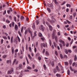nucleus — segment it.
I'll return each mask as SVG.
<instances>
[{
	"instance_id": "f257e3e1",
	"label": "nucleus",
	"mask_w": 77,
	"mask_h": 77,
	"mask_svg": "<svg viewBox=\"0 0 77 77\" xmlns=\"http://www.w3.org/2000/svg\"><path fill=\"white\" fill-rule=\"evenodd\" d=\"M45 45L46 47H47V43L45 42V43H43L42 44H41V47H45Z\"/></svg>"
},
{
	"instance_id": "f03ea898",
	"label": "nucleus",
	"mask_w": 77,
	"mask_h": 77,
	"mask_svg": "<svg viewBox=\"0 0 77 77\" xmlns=\"http://www.w3.org/2000/svg\"><path fill=\"white\" fill-rule=\"evenodd\" d=\"M59 42L61 43H62L63 45V47H65V43L64 41H62V39H60L59 40Z\"/></svg>"
},
{
	"instance_id": "7ed1b4c3",
	"label": "nucleus",
	"mask_w": 77,
	"mask_h": 77,
	"mask_svg": "<svg viewBox=\"0 0 77 77\" xmlns=\"http://www.w3.org/2000/svg\"><path fill=\"white\" fill-rule=\"evenodd\" d=\"M13 71H14V69H13V68H11V70L8 71V74H11Z\"/></svg>"
},
{
	"instance_id": "20e7f679",
	"label": "nucleus",
	"mask_w": 77,
	"mask_h": 77,
	"mask_svg": "<svg viewBox=\"0 0 77 77\" xmlns=\"http://www.w3.org/2000/svg\"><path fill=\"white\" fill-rule=\"evenodd\" d=\"M49 28V30H50V31H52L53 30V27H52V26H51V25H49V26H48Z\"/></svg>"
},
{
	"instance_id": "39448f33",
	"label": "nucleus",
	"mask_w": 77,
	"mask_h": 77,
	"mask_svg": "<svg viewBox=\"0 0 77 77\" xmlns=\"http://www.w3.org/2000/svg\"><path fill=\"white\" fill-rule=\"evenodd\" d=\"M19 69H22V68H23V66L22 65V64H19Z\"/></svg>"
},
{
	"instance_id": "423d86ee",
	"label": "nucleus",
	"mask_w": 77,
	"mask_h": 77,
	"mask_svg": "<svg viewBox=\"0 0 77 77\" xmlns=\"http://www.w3.org/2000/svg\"><path fill=\"white\" fill-rule=\"evenodd\" d=\"M55 19H52V20L51 21V24H53L54 23V20Z\"/></svg>"
},
{
	"instance_id": "0eeeda50",
	"label": "nucleus",
	"mask_w": 77,
	"mask_h": 77,
	"mask_svg": "<svg viewBox=\"0 0 77 77\" xmlns=\"http://www.w3.org/2000/svg\"><path fill=\"white\" fill-rule=\"evenodd\" d=\"M11 50L12 54H14V47H12L11 48Z\"/></svg>"
},
{
	"instance_id": "6e6552de",
	"label": "nucleus",
	"mask_w": 77,
	"mask_h": 77,
	"mask_svg": "<svg viewBox=\"0 0 77 77\" xmlns=\"http://www.w3.org/2000/svg\"><path fill=\"white\" fill-rule=\"evenodd\" d=\"M14 29L15 30H18V26L17 25H15L14 26Z\"/></svg>"
},
{
	"instance_id": "1a4fd4ad",
	"label": "nucleus",
	"mask_w": 77,
	"mask_h": 77,
	"mask_svg": "<svg viewBox=\"0 0 77 77\" xmlns=\"http://www.w3.org/2000/svg\"><path fill=\"white\" fill-rule=\"evenodd\" d=\"M48 7H51V6H53V4H48Z\"/></svg>"
},
{
	"instance_id": "9d476101",
	"label": "nucleus",
	"mask_w": 77,
	"mask_h": 77,
	"mask_svg": "<svg viewBox=\"0 0 77 77\" xmlns=\"http://www.w3.org/2000/svg\"><path fill=\"white\" fill-rule=\"evenodd\" d=\"M45 54L47 56H49V53L47 51H46L45 52Z\"/></svg>"
},
{
	"instance_id": "9b49d317",
	"label": "nucleus",
	"mask_w": 77,
	"mask_h": 77,
	"mask_svg": "<svg viewBox=\"0 0 77 77\" xmlns=\"http://www.w3.org/2000/svg\"><path fill=\"white\" fill-rule=\"evenodd\" d=\"M7 63H11V60H9L7 61Z\"/></svg>"
},
{
	"instance_id": "f8f14e48",
	"label": "nucleus",
	"mask_w": 77,
	"mask_h": 77,
	"mask_svg": "<svg viewBox=\"0 0 77 77\" xmlns=\"http://www.w3.org/2000/svg\"><path fill=\"white\" fill-rule=\"evenodd\" d=\"M77 60V56H76V55H75L74 56V60L75 61H76Z\"/></svg>"
},
{
	"instance_id": "ddd939ff",
	"label": "nucleus",
	"mask_w": 77,
	"mask_h": 77,
	"mask_svg": "<svg viewBox=\"0 0 77 77\" xmlns=\"http://www.w3.org/2000/svg\"><path fill=\"white\" fill-rule=\"evenodd\" d=\"M54 3L56 5H58V2H57V0H54Z\"/></svg>"
},
{
	"instance_id": "4468645a",
	"label": "nucleus",
	"mask_w": 77,
	"mask_h": 77,
	"mask_svg": "<svg viewBox=\"0 0 77 77\" xmlns=\"http://www.w3.org/2000/svg\"><path fill=\"white\" fill-rule=\"evenodd\" d=\"M38 36L40 37H42V34L41 33H39Z\"/></svg>"
},
{
	"instance_id": "2eb2a0df",
	"label": "nucleus",
	"mask_w": 77,
	"mask_h": 77,
	"mask_svg": "<svg viewBox=\"0 0 77 77\" xmlns=\"http://www.w3.org/2000/svg\"><path fill=\"white\" fill-rule=\"evenodd\" d=\"M56 76H57V77H61V75L59 74H57L56 75Z\"/></svg>"
},
{
	"instance_id": "dca6fc26",
	"label": "nucleus",
	"mask_w": 77,
	"mask_h": 77,
	"mask_svg": "<svg viewBox=\"0 0 77 77\" xmlns=\"http://www.w3.org/2000/svg\"><path fill=\"white\" fill-rule=\"evenodd\" d=\"M11 43H12L13 42V36H12L11 39Z\"/></svg>"
},
{
	"instance_id": "f3484780",
	"label": "nucleus",
	"mask_w": 77,
	"mask_h": 77,
	"mask_svg": "<svg viewBox=\"0 0 77 77\" xmlns=\"http://www.w3.org/2000/svg\"><path fill=\"white\" fill-rule=\"evenodd\" d=\"M67 74L68 75H69L70 74V71H69V70H68L67 71Z\"/></svg>"
},
{
	"instance_id": "a211bd4d",
	"label": "nucleus",
	"mask_w": 77,
	"mask_h": 77,
	"mask_svg": "<svg viewBox=\"0 0 77 77\" xmlns=\"http://www.w3.org/2000/svg\"><path fill=\"white\" fill-rule=\"evenodd\" d=\"M24 17L23 16H21L20 17V20H24Z\"/></svg>"
},
{
	"instance_id": "6ab92c4d",
	"label": "nucleus",
	"mask_w": 77,
	"mask_h": 77,
	"mask_svg": "<svg viewBox=\"0 0 77 77\" xmlns=\"http://www.w3.org/2000/svg\"><path fill=\"white\" fill-rule=\"evenodd\" d=\"M29 51L30 52H31L32 51V48H31V47H29Z\"/></svg>"
},
{
	"instance_id": "aec40b11",
	"label": "nucleus",
	"mask_w": 77,
	"mask_h": 77,
	"mask_svg": "<svg viewBox=\"0 0 77 77\" xmlns=\"http://www.w3.org/2000/svg\"><path fill=\"white\" fill-rule=\"evenodd\" d=\"M14 20L15 22H17V17H16L14 16Z\"/></svg>"
},
{
	"instance_id": "412c9836",
	"label": "nucleus",
	"mask_w": 77,
	"mask_h": 77,
	"mask_svg": "<svg viewBox=\"0 0 77 77\" xmlns=\"http://www.w3.org/2000/svg\"><path fill=\"white\" fill-rule=\"evenodd\" d=\"M7 56V55H5L3 56L2 57L3 58V59H5V58H6V57Z\"/></svg>"
},
{
	"instance_id": "4be33fe9",
	"label": "nucleus",
	"mask_w": 77,
	"mask_h": 77,
	"mask_svg": "<svg viewBox=\"0 0 77 77\" xmlns=\"http://www.w3.org/2000/svg\"><path fill=\"white\" fill-rule=\"evenodd\" d=\"M69 64L70 65L72 64V60H70L69 61Z\"/></svg>"
},
{
	"instance_id": "5701e85b",
	"label": "nucleus",
	"mask_w": 77,
	"mask_h": 77,
	"mask_svg": "<svg viewBox=\"0 0 77 77\" xmlns=\"http://www.w3.org/2000/svg\"><path fill=\"white\" fill-rule=\"evenodd\" d=\"M2 37H3V38H4V39H7V37H6L5 36H3Z\"/></svg>"
},
{
	"instance_id": "b1692460",
	"label": "nucleus",
	"mask_w": 77,
	"mask_h": 77,
	"mask_svg": "<svg viewBox=\"0 0 77 77\" xmlns=\"http://www.w3.org/2000/svg\"><path fill=\"white\" fill-rule=\"evenodd\" d=\"M24 72H29V70L28 69H26L24 71Z\"/></svg>"
},
{
	"instance_id": "393cba45",
	"label": "nucleus",
	"mask_w": 77,
	"mask_h": 77,
	"mask_svg": "<svg viewBox=\"0 0 77 77\" xmlns=\"http://www.w3.org/2000/svg\"><path fill=\"white\" fill-rule=\"evenodd\" d=\"M59 66L60 67V68H61V70L63 71V69L62 68H63V67H62V66L61 65H59Z\"/></svg>"
},
{
	"instance_id": "a878e982",
	"label": "nucleus",
	"mask_w": 77,
	"mask_h": 77,
	"mask_svg": "<svg viewBox=\"0 0 77 77\" xmlns=\"http://www.w3.org/2000/svg\"><path fill=\"white\" fill-rule=\"evenodd\" d=\"M59 66L60 67V68H61V70L63 71V69L62 68H63V67H62V66L61 65H59Z\"/></svg>"
},
{
	"instance_id": "bb28decb",
	"label": "nucleus",
	"mask_w": 77,
	"mask_h": 77,
	"mask_svg": "<svg viewBox=\"0 0 77 77\" xmlns=\"http://www.w3.org/2000/svg\"><path fill=\"white\" fill-rule=\"evenodd\" d=\"M65 65H66V66H68V62H65Z\"/></svg>"
},
{
	"instance_id": "cd10ccee",
	"label": "nucleus",
	"mask_w": 77,
	"mask_h": 77,
	"mask_svg": "<svg viewBox=\"0 0 77 77\" xmlns=\"http://www.w3.org/2000/svg\"><path fill=\"white\" fill-rule=\"evenodd\" d=\"M28 56L29 57V58L31 60V59H32V57H31V56H30V54H28Z\"/></svg>"
},
{
	"instance_id": "c85d7f7f",
	"label": "nucleus",
	"mask_w": 77,
	"mask_h": 77,
	"mask_svg": "<svg viewBox=\"0 0 77 77\" xmlns=\"http://www.w3.org/2000/svg\"><path fill=\"white\" fill-rule=\"evenodd\" d=\"M55 54H56V56H58V53H57V51H55Z\"/></svg>"
},
{
	"instance_id": "c756f323",
	"label": "nucleus",
	"mask_w": 77,
	"mask_h": 77,
	"mask_svg": "<svg viewBox=\"0 0 77 77\" xmlns=\"http://www.w3.org/2000/svg\"><path fill=\"white\" fill-rule=\"evenodd\" d=\"M27 69H32V67L30 66H28L27 67Z\"/></svg>"
},
{
	"instance_id": "7c9ffc66",
	"label": "nucleus",
	"mask_w": 77,
	"mask_h": 77,
	"mask_svg": "<svg viewBox=\"0 0 77 77\" xmlns=\"http://www.w3.org/2000/svg\"><path fill=\"white\" fill-rule=\"evenodd\" d=\"M39 20L36 21V23L37 25H38V24H39Z\"/></svg>"
},
{
	"instance_id": "2f4dec72",
	"label": "nucleus",
	"mask_w": 77,
	"mask_h": 77,
	"mask_svg": "<svg viewBox=\"0 0 77 77\" xmlns=\"http://www.w3.org/2000/svg\"><path fill=\"white\" fill-rule=\"evenodd\" d=\"M68 52H69V53H71L72 52V51L70 49L68 50Z\"/></svg>"
},
{
	"instance_id": "473e14b6",
	"label": "nucleus",
	"mask_w": 77,
	"mask_h": 77,
	"mask_svg": "<svg viewBox=\"0 0 77 77\" xmlns=\"http://www.w3.org/2000/svg\"><path fill=\"white\" fill-rule=\"evenodd\" d=\"M41 28L42 29V31L44 30V29H43V26H42V25H41Z\"/></svg>"
},
{
	"instance_id": "72a5a7b5",
	"label": "nucleus",
	"mask_w": 77,
	"mask_h": 77,
	"mask_svg": "<svg viewBox=\"0 0 77 77\" xmlns=\"http://www.w3.org/2000/svg\"><path fill=\"white\" fill-rule=\"evenodd\" d=\"M27 30H26L25 32V35H27Z\"/></svg>"
},
{
	"instance_id": "f704fd0d",
	"label": "nucleus",
	"mask_w": 77,
	"mask_h": 77,
	"mask_svg": "<svg viewBox=\"0 0 77 77\" xmlns=\"http://www.w3.org/2000/svg\"><path fill=\"white\" fill-rule=\"evenodd\" d=\"M55 37V36L54 35H52V38L53 39H54Z\"/></svg>"
},
{
	"instance_id": "c9c22d12",
	"label": "nucleus",
	"mask_w": 77,
	"mask_h": 77,
	"mask_svg": "<svg viewBox=\"0 0 77 77\" xmlns=\"http://www.w3.org/2000/svg\"><path fill=\"white\" fill-rule=\"evenodd\" d=\"M66 22L68 23H69V24H70V23H71V22H69L68 20H66Z\"/></svg>"
},
{
	"instance_id": "e433bc0d",
	"label": "nucleus",
	"mask_w": 77,
	"mask_h": 77,
	"mask_svg": "<svg viewBox=\"0 0 77 77\" xmlns=\"http://www.w3.org/2000/svg\"><path fill=\"white\" fill-rule=\"evenodd\" d=\"M60 56L61 59H63V56H62V54H60Z\"/></svg>"
},
{
	"instance_id": "4c0bfd02",
	"label": "nucleus",
	"mask_w": 77,
	"mask_h": 77,
	"mask_svg": "<svg viewBox=\"0 0 77 77\" xmlns=\"http://www.w3.org/2000/svg\"><path fill=\"white\" fill-rule=\"evenodd\" d=\"M23 29H24V27H23L21 28V33H23Z\"/></svg>"
},
{
	"instance_id": "58836bf2",
	"label": "nucleus",
	"mask_w": 77,
	"mask_h": 77,
	"mask_svg": "<svg viewBox=\"0 0 77 77\" xmlns=\"http://www.w3.org/2000/svg\"><path fill=\"white\" fill-rule=\"evenodd\" d=\"M23 29H24V27H23L21 28V33H23Z\"/></svg>"
},
{
	"instance_id": "ea45409f",
	"label": "nucleus",
	"mask_w": 77,
	"mask_h": 77,
	"mask_svg": "<svg viewBox=\"0 0 77 77\" xmlns=\"http://www.w3.org/2000/svg\"><path fill=\"white\" fill-rule=\"evenodd\" d=\"M12 26L13 27H14V22H12Z\"/></svg>"
},
{
	"instance_id": "a19ab883",
	"label": "nucleus",
	"mask_w": 77,
	"mask_h": 77,
	"mask_svg": "<svg viewBox=\"0 0 77 77\" xmlns=\"http://www.w3.org/2000/svg\"><path fill=\"white\" fill-rule=\"evenodd\" d=\"M51 64L52 66H54V62L53 61H52L51 62Z\"/></svg>"
},
{
	"instance_id": "79ce46f5",
	"label": "nucleus",
	"mask_w": 77,
	"mask_h": 77,
	"mask_svg": "<svg viewBox=\"0 0 77 77\" xmlns=\"http://www.w3.org/2000/svg\"><path fill=\"white\" fill-rule=\"evenodd\" d=\"M41 39H42V41H44V40H45V38H41Z\"/></svg>"
},
{
	"instance_id": "37998d69",
	"label": "nucleus",
	"mask_w": 77,
	"mask_h": 77,
	"mask_svg": "<svg viewBox=\"0 0 77 77\" xmlns=\"http://www.w3.org/2000/svg\"><path fill=\"white\" fill-rule=\"evenodd\" d=\"M17 38H18V40L19 42H20V38H19V37H18V36H17Z\"/></svg>"
},
{
	"instance_id": "c03bdc74",
	"label": "nucleus",
	"mask_w": 77,
	"mask_h": 77,
	"mask_svg": "<svg viewBox=\"0 0 77 77\" xmlns=\"http://www.w3.org/2000/svg\"><path fill=\"white\" fill-rule=\"evenodd\" d=\"M34 71H35V72H38V69H35L34 70Z\"/></svg>"
},
{
	"instance_id": "a18cd8bd",
	"label": "nucleus",
	"mask_w": 77,
	"mask_h": 77,
	"mask_svg": "<svg viewBox=\"0 0 77 77\" xmlns=\"http://www.w3.org/2000/svg\"><path fill=\"white\" fill-rule=\"evenodd\" d=\"M32 27L33 29H35V25H33L32 26Z\"/></svg>"
},
{
	"instance_id": "49530a36",
	"label": "nucleus",
	"mask_w": 77,
	"mask_h": 77,
	"mask_svg": "<svg viewBox=\"0 0 77 77\" xmlns=\"http://www.w3.org/2000/svg\"><path fill=\"white\" fill-rule=\"evenodd\" d=\"M28 31L29 32L30 34H32V31H31L29 29H28Z\"/></svg>"
},
{
	"instance_id": "de8ad7c7",
	"label": "nucleus",
	"mask_w": 77,
	"mask_h": 77,
	"mask_svg": "<svg viewBox=\"0 0 77 77\" xmlns=\"http://www.w3.org/2000/svg\"><path fill=\"white\" fill-rule=\"evenodd\" d=\"M6 23H10V21H9V20H6Z\"/></svg>"
},
{
	"instance_id": "09e8293b",
	"label": "nucleus",
	"mask_w": 77,
	"mask_h": 77,
	"mask_svg": "<svg viewBox=\"0 0 77 77\" xmlns=\"http://www.w3.org/2000/svg\"><path fill=\"white\" fill-rule=\"evenodd\" d=\"M60 48H61V49H62V47H63L62 45V44H60Z\"/></svg>"
},
{
	"instance_id": "8fccbe9b",
	"label": "nucleus",
	"mask_w": 77,
	"mask_h": 77,
	"mask_svg": "<svg viewBox=\"0 0 77 77\" xmlns=\"http://www.w3.org/2000/svg\"><path fill=\"white\" fill-rule=\"evenodd\" d=\"M36 31H35L34 33V35L35 36H36Z\"/></svg>"
},
{
	"instance_id": "3c124183",
	"label": "nucleus",
	"mask_w": 77,
	"mask_h": 77,
	"mask_svg": "<svg viewBox=\"0 0 77 77\" xmlns=\"http://www.w3.org/2000/svg\"><path fill=\"white\" fill-rule=\"evenodd\" d=\"M18 26H19V27H20V26H21V23H20V22H19L18 23Z\"/></svg>"
},
{
	"instance_id": "603ef678",
	"label": "nucleus",
	"mask_w": 77,
	"mask_h": 77,
	"mask_svg": "<svg viewBox=\"0 0 77 77\" xmlns=\"http://www.w3.org/2000/svg\"><path fill=\"white\" fill-rule=\"evenodd\" d=\"M36 47H38V42H36Z\"/></svg>"
},
{
	"instance_id": "864d4df0",
	"label": "nucleus",
	"mask_w": 77,
	"mask_h": 77,
	"mask_svg": "<svg viewBox=\"0 0 77 77\" xmlns=\"http://www.w3.org/2000/svg\"><path fill=\"white\" fill-rule=\"evenodd\" d=\"M38 59L39 60H41V57H39L38 58Z\"/></svg>"
},
{
	"instance_id": "5fc2aeb1",
	"label": "nucleus",
	"mask_w": 77,
	"mask_h": 77,
	"mask_svg": "<svg viewBox=\"0 0 77 77\" xmlns=\"http://www.w3.org/2000/svg\"><path fill=\"white\" fill-rule=\"evenodd\" d=\"M46 24H47V25H48V26H50V24L47 22H46Z\"/></svg>"
},
{
	"instance_id": "6e6d98bb",
	"label": "nucleus",
	"mask_w": 77,
	"mask_h": 77,
	"mask_svg": "<svg viewBox=\"0 0 77 77\" xmlns=\"http://www.w3.org/2000/svg\"><path fill=\"white\" fill-rule=\"evenodd\" d=\"M77 48V46H74L73 47V49H74V48Z\"/></svg>"
},
{
	"instance_id": "4d7b16f0",
	"label": "nucleus",
	"mask_w": 77,
	"mask_h": 77,
	"mask_svg": "<svg viewBox=\"0 0 77 77\" xmlns=\"http://www.w3.org/2000/svg\"><path fill=\"white\" fill-rule=\"evenodd\" d=\"M16 60H17L16 59H14V62H13L14 64V63H15V62H16Z\"/></svg>"
},
{
	"instance_id": "13d9d810",
	"label": "nucleus",
	"mask_w": 77,
	"mask_h": 77,
	"mask_svg": "<svg viewBox=\"0 0 77 77\" xmlns=\"http://www.w3.org/2000/svg\"><path fill=\"white\" fill-rule=\"evenodd\" d=\"M47 10L49 11V12H50V9L49 8H47Z\"/></svg>"
},
{
	"instance_id": "bf43d9fd",
	"label": "nucleus",
	"mask_w": 77,
	"mask_h": 77,
	"mask_svg": "<svg viewBox=\"0 0 77 77\" xmlns=\"http://www.w3.org/2000/svg\"><path fill=\"white\" fill-rule=\"evenodd\" d=\"M10 11H11L9 10L7 11V12H8V14H10Z\"/></svg>"
},
{
	"instance_id": "052dcab7",
	"label": "nucleus",
	"mask_w": 77,
	"mask_h": 77,
	"mask_svg": "<svg viewBox=\"0 0 77 77\" xmlns=\"http://www.w3.org/2000/svg\"><path fill=\"white\" fill-rule=\"evenodd\" d=\"M68 51L67 50H65V53L66 54H68Z\"/></svg>"
},
{
	"instance_id": "680f3d73",
	"label": "nucleus",
	"mask_w": 77,
	"mask_h": 77,
	"mask_svg": "<svg viewBox=\"0 0 77 77\" xmlns=\"http://www.w3.org/2000/svg\"><path fill=\"white\" fill-rule=\"evenodd\" d=\"M1 44H3V39L1 40Z\"/></svg>"
},
{
	"instance_id": "e2e57ef3",
	"label": "nucleus",
	"mask_w": 77,
	"mask_h": 77,
	"mask_svg": "<svg viewBox=\"0 0 77 77\" xmlns=\"http://www.w3.org/2000/svg\"><path fill=\"white\" fill-rule=\"evenodd\" d=\"M75 53H77V48H76V49L75 50Z\"/></svg>"
},
{
	"instance_id": "0e129e2a",
	"label": "nucleus",
	"mask_w": 77,
	"mask_h": 77,
	"mask_svg": "<svg viewBox=\"0 0 77 77\" xmlns=\"http://www.w3.org/2000/svg\"><path fill=\"white\" fill-rule=\"evenodd\" d=\"M54 45L55 46V47H56V43L55 42H54Z\"/></svg>"
},
{
	"instance_id": "69168bd1",
	"label": "nucleus",
	"mask_w": 77,
	"mask_h": 77,
	"mask_svg": "<svg viewBox=\"0 0 77 77\" xmlns=\"http://www.w3.org/2000/svg\"><path fill=\"white\" fill-rule=\"evenodd\" d=\"M64 57H65V58H68V57L67 56V55H66L64 56Z\"/></svg>"
},
{
	"instance_id": "338daca9",
	"label": "nucleus",
	"mask_w": 77,
	"mask_h": 77,
	"mask_svg": "<svg viewBox=\"0 0 77 77\" xmlns=\"http://www.w3.org/2000/svg\"><path fill=\"white\" fill-rule=\"evenodd\" d=\"M32 66V68H33V69H34V68H35V65L33 64Z\"/></svg>"
},
{
	"instance_id": "774afa93",
	"label": "nucleus",
	"mask_w": 77,
	"mask_h": 77,
	"mask_svg": "<svg viewBox=\"0 0 77 77\" xmlns=\"http://www.w3.org/2000/svg\"><path fill=\"white\" fill-rule=\"evenodd\" d=\"M57 70L58 71H60V69L59 68H58L57 69Z\"/></svg>"
}]
</instances>
